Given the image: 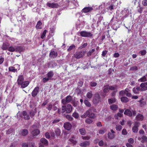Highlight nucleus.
I'll return each instance as SVG.
<instances>
[{"mask_svg": "<svg viewBox=\"0 0 147 147\" xmlns=\"http://www.w3.org/2000/svg\"><path fill=\"white\" fill-rule=\"evenodd\" d=\"M62 109L63 113L66 111L67 113H69L71 111L72 107L71 105H68L67 106H62Z\"/></svg>", "mask_w": 147, "mask_h": 147, "instance_id": "obj_1", "label": "nucleus"}, {"mask_svg": "<svg viewBox=\"0 0 147 147\" xmlns=\"http://www.w3.org/2000/svg\"><path fill=\"white\" fill-rule=\"evenodd\" d=\"M124 114L125 115L128 116L130 117H131L132 115L135 116L136 114V111H132L127 109H126L124 112Z\"/></svg>", "mask_w": 147, "mask_h": 147, "instance_id": "obj_2", "label": "nucleus"}, {"mask_svg": "<svg viewBox=\"0 0 147 147\" xmlns=\"http://www.w3.org/2000/svg\"><path fill=\"white\" fill-rule=\"evenodd\" d=\"M130 90L128 88H126L125 90L121 91L119 92V95L121 96L124 95L125 94L128 97H131V94L129 92Z\"/></svg>", "mask_w": 147, "mask_h": 147, "instance_id": "obj_3", "label": "nucleus"}, {"mask_svg": "<svg viewBox=\"0 0 147 147\" xmlns=\"http://www.w3.org/2000/svg\"><path fill=\"white\" fill-rule=\"evenodd\" d=\"M116 86H109L108 85L105 86L104 87L103 91L104 92H108L109 90H114L116 89Z\"/></svg>", "mask_w": 147, "mask_h": 147, "instance_id": "obj_4", "label": "nucleus"}, {"mask_svg": "<svg viewBox=\"0 0 147 147\" xmlns=\"http://www.w3.org/2000/svg\"><path fill=\"white\" fill-rule=\"evenodd\" d=\"M140 123L138 122H135L134 123V125L132 127V131L136 133L138 130V127L139 126Z\"/></svg>", "mask_w": 147, "mask_h": 147, "instance_id": "obj_5", "label": "nucleus"}, {"mask_svg": "<svg viewBox=\"0 0 147 147\" xmlns=\"http://www.w3.org/2000/svg\"><path fill=\"white\" fill-rule=\"evenodd\" d=\"M101 101V98L98 94H96L93 99V102L95 104H97Z\"/></svg>", "mask_w": 147, "mask_h": 147, "instance_id": "obj_6", "label": "nucleus"}, {"mask_svg": "<svg viewBox=\"0 0 147 147\" xmlns=\"http://www.w3.org/2000/svg\"><path fill=\"white\" fill-rule=\"evenodd\" d=\"M80 33L81 36L84 37H90L92 36V34L89 32L83 31L80 32Z\"/></svg>", "mask_w": 147, "mask_h": 147, "instance_id": "obj_7", "label": "nucleus"}, {"mask_svg": "<svg viewBox=\"0 0 147 147\" xmlns=\"http://www.w3.org/2000/svg\"><path fill=\"white\" fill-rule=\"evenodd\" d=\"M14 67H11L9 68V71H12L13 72H15L17 71V69L19 70L20 69V66L18 64L15 65Z\"/></svg>", "mask_w": 147, "mask_h": 147, "instance_id": "obj_8", "label": "nucleus"}, {"mask_svg": "<svg viewBox=\"0 0 147 147\" xmlns=\"http://www.w3.org/2000/svg\"><path fill=\"white\" fill-rule=\"evenodd\" d=\"M140 90L141 91H145L147 90V82L142 83L140 85Z\"/></svg>", "mask_w": 147, "mask_h": 147, "instance_id": "obj_9", "label": "nucleus"}, {"mask_svg": "<svg viewBox=\"0 0 147 147\" xmlns=\"http://www.w3.org/2000/svg\"><path fill=\"white\" fill-rule=\"evenodd\" d=\"M47 5L49 7L51 8H57L59 6L57 3H48Z\"/></svg>", "mask_w": 147, "mask_h": 147, "instance_id": "obj_10", "label": "nucleus"}, {"mask_svg": "<svg viewBox=\"0 0 147 147\" xmlns=\"http://www.w3.org/2000/svg\"><path fill=\"white\" fill-rule=\"evenodd\" d=\"M17 3H19L20 1L21 2V5L19 6L20 7H22L23 8H25L26 7V5L27 4L25 1L24 0H17Z\"/></svg>", "mask_w": 147, "mask_h": 147, "instance_id": "obj_11", "label": "nucleus"}, {"mask_svg": "<svg viewBox=\"0 0 147 147\" xmlns=\"http://www.w3.org/2000/svg\"><path fill=\"white\" fill-rule=\"evenodd\" d=\"M64 127L65 129L69 130L71 129L72 125L70 123L68 122H66L64 124Z\"/></svg>", "mask_w": 147, "mask_h": 147, "instance_id": "obj_12", "label": "nucleus"}, {"mask_svg": "<svg viewBox=\"0 0 147 147\" xmlns=\"http://www.w3.org/2000/svg\"><path fill=\"white\" fill-rule=\"evenodd\" d=\"M144 118L142 115L138 114L136 116L135 119L137 121H142L143 119Z\"/></svg>", "mask_w": 147, "mask_h": 147, "instance_id": "obj_13", "label": "nucleus"}, {"mask_svg": "<svg viewBox=\"0 0 147 147\" xmlns=\"http://www.w3.org/2000/svg\"><path fill=\"white\" fill-rule=\"evenodd\" d=\"M39 88L38 87H35L32 92V95L33 96H36L39 91Z\"/></svg>", "mask_w": 147, "mask_h": 147, "instance_id": "obj_14", "label": "nucleus"}, {"mask_svg": "<svg viewBox=\"0 0 147 147\" xmlns=\"http://www.w3.org/2000/svg\"><path fill=\"white\" fill-rule=\"evenodd\" d=\"M91 111V109H89L85 113H84L82 115H81V117L83 118H86L88 115H89Z\"/></svg>", "mask_w": 147, "mask_h": 147, "instance_id": "obj_15", "label": "nucleus"}, {"mask_svg": "<svg viewBox=\"0 0 147 147\" xmlns=\"http://www.w3.org/2000/svg\"><path fill=\"white\" fill-rule=\"evenodd\" d=\"M138 139L140 140L142 143H144L145 142L147 141V137L145 136H143L141 137H139Z\"/></svg>", "mask_w": 147, "mask_h": 147, "instance_id": "obj_16", "label": "nucleus"}, {"mask_svg": "<svg viewBox=\"0 0 147 147\" xmlns=\"http://www.w3.org/2000/svg\"><path fill=\"white\" fill-rule=\"evenodd\" d=\"M93 10V8L90 7H86L84 8L82 11L84 13H87Z\"/></svg>", "mask_w": 147, "mask_h": 147, "instance_id": "obj_17", "label": "nucleus"}, {"mask_svg": "<svg viewBox=\"0 0 147 147\" xmlns=\"http://www.w3.org/2000/svg\"><path fill=\"white\" fill-rule=\"evenodd\" d=\"M90 144V142H89L86 141L80 143V145L82 147H86L87 146H89Z\"/></svg>", "mask_w": 147, "mask_h": 147, "instance_id": "obj_18", "label": "nucleus"}, {"mask_svg": "<svg viewBox=\"0 0 147 147\" xmlns=\"http://www.w3.org/2000/svg\"><path fill=\"white\" fill-rule=\"evenodd\" d=\"M24 80V77L22 76H18V84L21 85L23 82Z\"/></svg>", "mask_w": 147, "mask_h": 147, "instance_id": "obj_19", "label": "nucleus"}, {"mask_svg": "<svg viewBox=\"0 0 147 147\" xmlns=\"http://www.w3.org/2000/svg\"><path fill=\"white\" fill-rule=\"evenodd\" d=\"M144 99L143 98H142L141 100L138 101L140 103V106L141 107H143L146 104V101H144Z\"/></svg>", "mask_w": 147, "mask_h": 147, "instance_id": "obj_20", "label": "nucleus"}, {"mask_svg": "<svg viewBox=\"0 0 147 147\" xmlns=\"http://www.w3.org/2000/svg\"><path fill=\"white\" fill-rule=\"evenodd\" d=\"M41 143L45 146H47L48 144V141L47 140L44 138H42L40 140Z\"/></svg>", "mask_w": 147, "mask_h": 147, "instance_id": "obj_21", "label": "nucleus"}, {"mask_svg": "<svg viewBox=\"0 0 147 147\" xmlns=\"http://www.w3.org/2000/svg\"><path fill=\"white\" fill-rule=\"evenodd\" d=\"M83 55V53L81 52L77 53L75 55V56L76 58L79 59L82 57Z\"/></svg>", "mask_w": 147, "mask_h": 147, "instance_id": "obj_22", "label": "nucleus"}, {"mask_svg": "<svg viewBox=\"0 0 147 147\" xmlns=\"http://www.w3.org/2000/svg\"><path fill=\"white\" fill-rule=\"evenodd\" d=\"M57 54L56 52L54 51H51L50 53V56L51 57L54 58L57 56Z\"/></svg>", "mask_w": 147, "mask_h": 147, "instance_id": "obj_23", "label": "nucleus"}, {"mask_svg": "<svg viewBox=\"0 0 147 147\" xmlns=\"http://www.w3.org/2000/svg\"><path fill=\"white\" fill-rule=\"evenodd\" d=\"M140 89L139 87H134L133 88V91L135 94H137L139 93Z\"/></svg>", "mask_w": 147, "mask_h": 147, "instance_id": "obj_24", "label": "nucleus"}, {"mask_svg": "<svg viewBox=\"0 0 147 147\" xmlns=\"http://www.w3.org/2000/svg\"><path fill=\"white\" fill-rule=\"evenodd\" d=\"M29 84V82L28 81L23 82L21 84L22 87L23 88H24L27 87Z\"/></svg>", "mask_w": 147, "mask_h": 147, "instance_id": "obj_25", "label": "nucleus"}, {"mask_svg": "<svg viewBox=\"0 0 147 147\" xmlns=\"http://www.w3.org/2000/svg\"><path fill=\"white\" fill-rule=\"evenodd\" d=\"M28 133V131L26 129H24L21 131V134L23 136H26Z\"/></svg>", "mask_w": 147, "mask_h": 147, "instance_id": "obj_26", "label": "nucleus"}, {"mask_svg": "<svg viewBox=\"0 0 147 147\" xmlns=\"http://www.w3.org/2000/svg\"><path fill=\"white\" fill-rule=\"evenodd\" d=\"M24 118L26 120H28L30 118V117L27 115L26 112L25 111H24L22 113Z\"/></svg>", "mask_w": 147, "mask_h": 147, "instance_id": "obj_27", "label": "nucleus"}, {"mask_svg": "<svg viewBox=\"0 0 147 147\" xmlns=\"http://www.w3.org/2000/svg\"><path fill=\"white\" fill-rule=\"evenodd\" d=\"M118 108V106L115 105H113L110 106V109L113 111H116Z\"/></svg>", "mask_w": 147, "mask_h": 147, "instance_id": "obj_28", "label": "nucleus"}, {"mask_svg": "<svg viewBox=\"0 0 147 147\" xmlns=\"http://www.w3.org/2000/svg\"><path fill=\"white\" fill-rule=\"evenodd\" d=\"M20 48L19 47L18 48H16L15 49L13 47H10L8 49V50L10 52H13L15 51H18V49H20Z\"/></svg>", "mask_w": 147, "mask_h": 147, "instance_id": "obj_29", "label": "nucleus"}, {"mask_svg": "<svg viewBox=\"0 0 147 147\" xmlns=\"http://www.w3.org/2000/svg\"><path fill=\"white\" fill-rule=\"evenodd\" d=\"M147 80V74L138 80L139 81L143 82Z\"/></svg>", "mask_w": 147, "mask_h": 147, "instance_id": "obj_30", "label": "nucleus"}, {"mask_svg": "<svg viewBox=\"0 0 147 147\" xmlns=\"http://www.w3.org/2000/svg\"><path fill=\"white\" fill-rule=\"evenodd\" d=\"M116 101V99L114 98L111 99L109 98L108 100V102L109 104H111L113 103H115Z\"/></svg>", "mask_w": 147, "mask_h": 147, "instance_id": "obj_31", "label": "nucleus"}, {"mask_svg": "<svg viewBox=\"0 0 147 147\" xmlns=\"http://www.w3.org/2000/svg\"><path fill=\"white\" fill-rule=\"evenodd\" d=\"M40 133V131L38 129H36L33 130L32 134L33 136H36Z\"/></svg>", "mask_w": 147, "mask_h": 147, "instance_id": "obj_32", "label": "nucleus"}, {"mask_svg": "<svg viewBox=\"0 0 147 147\" xmlns=\"http://www.w3.org/2000/svg\"><path fill=\"white\" fill-rule=\"evenodd\" d=\"M121 101L123 102H126L128 101V98L124 96H123L121 98Z\"/></svg>", "mask_w": 147, "mask_h": 147, "instance_id": "obj_33", "label": "nucleus"}, {"mask_svg": "<svg viewBox=\"0 0 147 147\" xmlns=\"http://www.w3.org/2000/svg\"><path fill=\"white\" fill-rule=\"evenodd\" d=\"M115 137L114 134L111 133L110 132H109L108 134V138L112 139H113Z\"/></svg>", "mask_w": 147, "mask_h": 147, "instance_id": "obj_34", "label": "nucleus"}, {"mask_svg": "<svg viewBox=\"0 0 147 147\" xmlns=\"http://www.w3.org/2000/svg\"><path fill=\"white\" fill-rule=\"evenodd\" d=\"M79 132L82 135H85L86 133L85 129L83 128L80 129H79Z\"/></svg>", "mask_w": 147, "mask_h": 147, "instance_id": "obj_35", "label": "nucleus"}, {"mask_svg": "<svg viewBox=\"0 0 147 147\" xmlns=\"http://www.w3.org/2000/svg\"><path fill=\"white\" fill-rule=\"evenodd\" d=\"M47 76L48 78H49V79H50L53 76L54 73L53 71H50L47 74Z\"/></svg>", "mask_w": 147, "mask_h": 147, "instance_id": "obj_36", "label": "nucleus"}, {"mask_svg": "<svg viewBox=\"0 0 147 147\" xmlns=\"http://www.w3.org/2000/svg\"><path fill=\"white\" fill-rule=\"evenodd\" d=\"M42 23L40 21H38L36 25V28L37 29H40L42 28L40 26L42 24Z\"/></svg>", "mask_w": 147, "mask_h": 147, "instance_id": "obj_37", "label": "nucleus"}, {"mask_svg": "<svg viewBox=\"0 0 147 147\" xmlns=\"http://www.w3.org/2000/svg\"><path fill=\"white\" fill-rule=\"evenodd\" d=\"M56 133V135L57 136H59L61 134V131L58 128H56L55 130Z\"/></svg>", "mask_w": 147, "mask_h": 147, "instance_id": "obj_38", "label": "nucleus"}, {"mask_svg": "<svg viewBox=\"0 0 147 147\" xmlns=\"http://www.w3.org/2000/svg\"><path fill=\"white\" fill-rule=\"evenodd\" d=\"M123 114L120 113H118L115 115L114 117L116 119H118L119 117H121L123 116Z\"/></svg>", "mask_w": 147, "mask_h": 147, "instance_id": "obj_39", "label": "nucleus"}, {"mask_svg": "<svg viewBox=\"0 0 147 147\" xmlns=\"http://www.w3.org/2000/svg\"><path fill=\"white\" fill-rule=\"evenodd\" d=\"M70 141L73 144H76L77 143L76 141L75 140L74 137H73L72 139H69Z\"/></svg>", "mask_w": 147, "mask_h": 147, "instance_id": "obj_40", "label": "nucleus"}, {"mask_svg": "<svg viewBox=\"0 0 147 147\" xmlns=\"http://www.w3.org/2000/svg\"><path fill=\"white\" fill-rule=\"evenodd\" d=\"M93 121L90 118H87L85 120V122L88 124L92 123Z\"/></svg>", "mask_w": 147, "mask_h": 147, "instance_id": "obj_41", "label": "nucleus"}, {"mask_svg": "<svg viewBox=\"0 0 147 147\" xmlns=\"http://www.w3.org/2000/svg\"><path fill=\"white\" fill-rule=\"evenodd\" d=\"M72 116L75 118L77 119L79 117V115L78 113L76 112H74Z\"/></svg>", "mask_w": 147, "mask_h": 147, "instance_id": "obj_42", "label": "nucleus"}, {"mask_svg": "<svg viewBox=\"0 0 147 147\" xmlns=\"http://www.w3.org/2000/svg\"><path fill=\"white\" fill-rule=\"evenodd\" d=\"M105 132V129H101L99 130L98 131V133L100 134H103Z\"/></svg>", "mask_w": 147, "mask_h": 147, "instance_id": "obj_43", "label": "nucleus"}, {"mask_svg": "<svg viewBox=\"0 0 147 147\" xmlns=\"http://www.w3.org/2000/svg\"><path fill=\"white\" fill-rule=\"evenodd\" d=\"M55 104H54L53 105L51 103H50L48 106V107L47 108V109L49 110H51L53 106L55 105Z\"/></svg>", "mask_w": 147, "mask_h": 147, "instance_id": "obj_44", "label": "nucleus"}, {"mask_svg": "<svg viewBox=\"0 0 147 147\" xmlns=\"http://www.w3.org/2000/svg\"><path fill=\"white\" fill-rule=\"evenodd\" d=\"M8 46L5 44H3L2 47L3 50H6L8 48Z\"/></svg>", "mask_w": 147, "mask_h": 147, "instance_id": "obj_45", "label": "nucleus"}, {"mask_svg": "<svg viewBox=\"0 0 147 147\" xmlns=\"http://www.w3.org/2000/svg\"><path fill=\"white\" fill-rule=\"evenodd\" d=\"M89 117L92 118H94L96 117V115L94 113H91L89 114Z\"/></svg>", "mask_w": 147, "mask_h": 147, "instance_id": "obj_46", "label": "nucleus"}, {"mask_svg": "<svg viewBox=\"0 0 147 147\" xmlns=\"http://www.w3.org/2000/svg\"><path fill=\"white\" fill-rule=\"evenodd\" d=\"M84 103L85 105L87 107H90L91 105L90 103L87 100H85L84 101Z\"/></svg>", "mask_w": 147, "mask_h": 147, "instance_id": "obj_47", "label": "nucleus"}, {"mask_svg": "<svg viewBox=\"0 0 147 147\" xmlns=\"http://www.w3.org/2000/svg\"><path fill=\"white\" fill-rule=\"evenodd\" d=\"M87 97L89 98H90L92 97V94L91 92H88L87 94Z\"/></svg>", "mask_w": 147, "mask_h": 147, "instance_id": "obj_48", "label": "nucleus"}, {"mask_svg": "<svg viewBox=\"0 0 147 147\" xmlns=\"http://www.w3.org/2000/svg\"><path fill=\"white\" fill-rule=\"evenodd\" d=\"M142 4L144 6H147V0H143L142 2Z\"/></svg>", "mask_w": 147, "mask_h": 147, "instance_id": "obj_49", "label": "nucleus"}, {"mask_svg": "<svg viewBox=\"0 0 147 147\" xmlns=\"http://www.w3.org/2000/svg\"><path fill=\"white\" fill-rule=\"evenodd\" d=\"M67 102H70L71 100V96H67L66 98Z\"/></svg>", "mask_w": 147, "mask_h": 147, "instance_id": "obj_50", "label": "nucleus"}, {"mask_svg": "<svg viewBox=\"0 0 147 147\" xmlns=\"http://www.w3.org/2000/svg\"><path fill=\"white\" fill-rule=\"evenodd\" d=\"M122 128V127L120 125H117L116 127V129L117 131L121 130Z\"/></svg>", "mask_w": 147, "mask_h": 147, "instance_id": "obj_51", "label": "nucleus"}, {"mask_svg": "<svg viewBox=\"0 0 147 147\" xmlns=\"http://www.w3.org/2000/svg\"><path fill=\"white\" fill-rule=\"evenodd\" d=\"M128 142L129 143L131 144H133L134 142V140L132 138H130L128 139Z\"/></svg>", "mask_w": 147, "mask_h": 147, "instance_id": "obj_52", "label": "nucleus"}, {"mask_svg": "<svg viewBox=\"0 0 147 147\" xmlns=\"http://www.w3.org/2000/svg\"><path fill=\"white\" fill-rule=\"evenodd\" d=\"M66 117L67 119L69 121H71L73 119V118L71 117V116L69 115H67L66 116Z\"/></svg>", "mask_w": 147, "mask_h": 147, "instance_id": "obj_53", "label": "nucleus"}, {"mask_svg": "<svg viewBox=\"0 0 147 147\" xmlns=\"http://www.w3.org/2000/svg\"><path fill=\"white\" fill-rule=\"evenodd\" d=\"M82 138L84 140H89L90 138V137L88 136H83Z\"/></svg>", "mask_w": 147, "mask_h": 147, "instance_id": "obj_54", "label": "nucleus"}, {"mask_svg": "<svg viewBox=\"0 0 147 147\" xmlns=\"http://www.w3.org/2000/svg\"><path fill=\"white\" fill-rule=\"evenodd\" d=\"M47 32V30H45L43 32L42 34H41V37L42 38H43L45 36V34Z\"/></svg>", "mask_w": 147, "mask_h": 147, "instance_id": "obj_55", "label": "nucleus"}, {"mask_svg": "<svg viewBox=\"0 0 147 147\" xmlns=\"http://www.w3.org/2000/svg\"><path fill=\"white\" fill-rule=\"evenodd\" d=\"M75 47V46L73 45L71 46H70L69 49H67L68 51H69L72 49H73Z\"/></svg>", "mask_w": 147, "mask_h": 147, "instance_id": "obj_56", "label": "nucleus"}, {"mask_svg": "<svg viewBox=\"0 0 147 147\" xmlns=\"http://www.w3.org/2000/svg\"><path fill=\"white\" fill-rule=\"evenodd\" d=\"M122 133L123 134L126 135L127 134V132L125 129H123L122 131Z\"/></svg>", "mask_w": 147, "mask_h": 147, "instance_id": "obj_57", "label": "nucleus"}, {"mask_svg": "<svg viewBox=\"0 0 147 147\" xmlns=\"http://www.w3.org/2000/svg\"><path fill=\"white\" fill-rule=\"evenodd\" d=\"M13 131V129L11 128H10L7 131V134H9L10 133H12Z\"/></svg>", "mask_w": 147, "mask_h": 147, "instance_id": "obj_58", "label": "nucleus"}, {"mask_svg": "<svg viewBox=\"0 0 147 147\" xmlns=\"http://www.w3.org/2000/svg\"><path fill=\"white\" fill-rule=\"evenodd\" d=\"M95 51L94 49H93L91 50L90 51L87 53V55L88 56L90 55L92 53L94 52Z\"/></svg>", "mask_w": 147, "mask_h": 147, "instance_id": "obj_59", "label": "nucleus"}, {"mask_svg": "<svg viewBox=\"0 0 147 147\" xmlns=\"http://www.w3.org/2000/svg\"><path fill=\"white\" fill-rule=\"evenodd\" d=\"M97 85V84L94 82H91L90 83V85L91 86L94 87L95 86Z\"/></svg>", "mask_w": 147, "mask_h": 147, "instance_id": "obj_60", "label": "nucleus"}, {"mask_svg": "<svg viewBox=\"0 0 147 147\" xmlns=\"http://www.w3.org/2000/svg\"><path fill=\"white\" fill-rule=\"evenodd\" d=\"M140 53L142 55H143L146 54V50H144L142 51H140Z\"/></svg>", "mask_w": 147, "mask_h": 147, "instance_id": "obj_61", "label": "nucleus"}, {"mask_svg": "<svg viewBox=\"0 0 147 147\" xmlns=\"http://www.w3.org/2000/svg\"><path fill=\"white\" fill-rule=\"evenodd\" d=\"M104 144V142L102 140H100L98 142V145L100 146H102Z\"/></svg>", "mask_w": 147, "mask_h": 147, "instance_id": "obj_62", "label": "nucleus"}, {"mask_svg": "<svg viewBox=\"0 0 147 147\" xmlns=\"http://www.w3.org/2000/svg\"><path fill=\"white\" fill-rule=\"evenodd\" d=\"M50 134L49 132H47L45 134V136L47 138H50Z\"/></svg>", "mask_w": 147, "mask_h": 147, "instance_id": "obj_63", "label": "nucleus"}, {"mask_svg": "<svg viewBox=\"0 0 147 147\" xmlns=\"http://www.w3.org/2000/svg\"><path fill=\"white\" fill-rule=\"evenodd\" d=\"M49 80V78H44L42 79V81L44 82H45Z\"/></svg>", "mask_w": 147, "mask_h": 147, "instance_id": "obj_64", "label": "nucleus"}]
</instances>
